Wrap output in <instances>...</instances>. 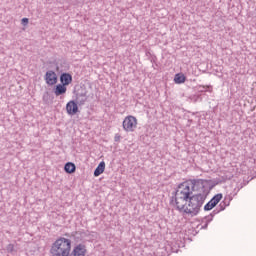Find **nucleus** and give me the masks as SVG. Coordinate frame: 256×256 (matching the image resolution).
<instances>
[{
	"label": "nucleus",
	"mask_w": 256,
	"mask_h": 256,
	"mask_svg": "<svg viewBox=\"0 0 256 256\" xmlns=\"http://www.w3.org/2000/svg\"><path fill=\"white\" fill-rule=\"evenodd\" d=\"M197 183H199V181H197V180H192V181H191V185H192L193 187H195V185H197Z\"/></svg>",
	"instance_id": "17"
},
{
	"label": "nucleus",
	"mask_w": 256,
	"mask_h": 256,
	"mask_svg": "<svg viewBox=\"0 0 256 256\" xmlns=\"http://www.w3.org/2000/svg\"><path fill=\"white\" fill-rule=\"evenodd\" d=\"M60 81L62 83V85H71V82L73 81V76H71V74L69 73H63L60 76Z\"/></svg>",
	"instance_id": "8"
},
{
	"label": "nucleus",
	"mask_w": 256,
	"mask_h": 256,
	"mask_svg": "<svg viewBox=\"0 0 256 256\" xmlns=\"http://www.w3.org/2000/svg\"><path fill=\"white\" fill-rule=\"evenodd\" d=\"M105 171V162H100L97 168L94 170V177H99Z\"/></svg>",
	"instance_id": "10"
},
{
	"label": "nucleus",
	"mask_w": 256,
	"mask_h": 256,
	"mask_svg": "<svg viewBox=\"0 0 256 256\" xmlns=\"http://www.w3.org/2000/svg\"><path fill=\"white\" fill-rule=\"evenodd\" d=\"M79 104L77 102H75V100H70L67 104H66V113H68V115H77V113H79Z\"/></svg>",
	"instance_id": "5"
},
{
	"label": "nucleus",
	"mask_w": 256,
	"mask_h": 256,
	"mask_svg": "<svg viewBox=\"0 0 256 256\" xmlns=\"http://www.w3.org/2000/svg\"><path fill=\"white\" fill-rule=\"evenodd\" d=\"M54 93L56 97H59V95H65V93H67V87L64 84H58L56 85Z\"/></svg>",
	"instance_id": "9"
},
{
	"label": "nucleus",
	"mask_w": 256,
	"mask_h": 256,
	"mask_svg": "<svg viewBox=\"0 0 256 256\" xmlns=\"http://www.w3.org/2000/svg\"><path fill=\"white\" fill-rule=\"evenodd\" d=\"M122 127L126 133H133L137 129V118L135 116H126L122 122Z\"/></svg>",
	"instance_id": "3"
},
{
	"label": "nucleus",
	"mask_w": 256,
	"mask_h": 256,
	"mask_svg": "<svg viewBox=\"0 0 256 256\" xmlns=\"http://www.w3.org/2000/svg\"><path fill=\"white\" fill-rule=\"evenodd\" d=\"M215 207L210 201L204 206V211H211Z\"/></svg>",
	"instance_id": "14"
},
{
	"label": "nucleus",
	"mask_w": 256,
	"mask_h": 256,
	"mask_svg": "<svg viewBox=\"0 0 256 256\" xmlns=\"http://www.w3.org/2000/svg\"><path fill=\"white\" fill-rule=\"evenodd\" d=\"M221 199H223V194L219 193L216 194L211 200L210 203L215 206H217L219 204V202L221 201Z\"/></svg>",
	"instance_id": "12"
},
{
	"label": "nucleus",
	"mask_w": 256,
	"mask_h": 256,
	"mask_svg": "<svg viewBox=\"0 0 256 256\" xmlns=\"http://www.w3.org/2000/svg\"><path fill=\"white\" fill-rule=\"evenodd\" d=\"M174 81L178 85H181V83H185V81H186L185 75H183V74H176L175 77H174Z\"/></svg>",
	"instance_id": "13"
},
{
	"label": "nucleus",
	"mask_w": 256,
	"mask_h": 256,
	"mask_svg": "<svg viewBox=\"0 0 256 256\" xmlns=\"http://www.w3.org/2000/svg\"><path fill=\"white\" fill-rule=\"evenodd\" d=\"M44 80L47 85H57V73L53 70H48L44 76Z\"/></svg>",
	"instance_id": "4"
},
{
	"label": "nucleus",
	"mask_w": 256,
	"mask_h": 256,
	"mask_svg": "<svg viewBox=\"0 0 256 256\" xmlns=\"http://www.w3.org/2000/svg\"><path fill=\"white\" fill-rule=\"evenodd\" d=\"M89 99V96L87 95V90L85 89H81L78 90V92L76 93V103L78 105H84L85 103H87Z\"/></svg>",
	"instance_id": "6"
},
{
	"label": "nucleus",
	"mask_w": 256,
	"mask_h": 256,
	"mask_svg": "<svg viewBox=\"0 0 256 256\" xmlns=\"http://www.w3.org/2000/svg\"><path fill=\"white\" fill-rule=\"evenodd\" d=\"M71 253V240L65 237L58 238L50 248L51 256H69Z\"/></svg>",
	"instance_id": "2"
},
{
	"label": "nucleus",
	"mask_w": 256,
	"mask_h": 256,
	"mask_svg": "<svg viewBox=\"0 0 256 256\" xmlns=\"http://www.w3.org/2000/svg\"><path fill=\"white\" fill-rule=\"evenodd\" d=\"M6 250L8 253H13V251H15V246L13 244H8Z\"/></svg>",
	"instance_id": "15"
},
{
	"label": "nucleus",
	"mask_w": 256,
	"mask_h": 256,
	"mask_svg": "<svg viewBox=\"0 0 256 256\" xmlns=\"http://www.w3.org/2000/svg\"><path fill=\"white\" fill-rule=\"evenodd\" d=\"M205 199H207L205 194L199 193L193 195V188H191L189 183L184 182L178 186L171 203L175 207V210L179 211L183 217L193 218L201 213Z\"/></svg>",
	"instance_id": "1"
},
{
	"label": "nucleus",
	"mask_w": 256,
	"mask_h": 256,
	"mask_svg": "<svg viewBox=\"0 0 256 256\" xmlns=\"http://www.w3.org/2000/svg\"><path fill=\"white\" fill-rule=\"evenodd\" d=\"M87 254V247L84 244H78L72 251L73 256H85Z\"/></svg>",
	"instance_id": "7"
},
{
	"label": "nucleus",
	"mask_w": 256,
	"mask_h": 256,
	"mask_svg": "<svg viewBox=\"0 0 256 256\" xmlns=\"http://www.w3.org/2000/svg\"><path fill=\"white\" fill-rule=\"evenodd\" d=\"M75 165L72 162H67L64 166V171H66V173H75Z\"/></svg>",
	"instance_id": "11"
},
{
	"label": "nucleus",
	"mask_w": 256,
	"mask_h": 256,
	"mask_svg": "<svg viewBox=\"0 0 256 256\" xmlns=\"http://www.w3.org/2000/svg\"><path fill=\"white\" fill-rule=\"evenodd\" d=\"M117 139H119V138H115V141H117Z\"/></svg>",
	"instance_id": "20"
},
{
	"label": "nucleus",
	"mask_w": 256,
	"mask_h": 256,
	"mask_svg": "<svg viewBox=\"0 0 256 256\" xmlns=\"http://www.w3.org/2000/svg\"><path fill=\"white\" fill-rule=\"evenodd\" d=\"M225 208H221V211H223Z\"/></svg>",
	"instance_id": "18"
},
{
	"label": "nucleus",
	"mask_w": 256,
	"mask_h": 256,
	"mask_svg": "<svg viewBox=\"0 0 256 256\" xmlns=\"http://www.w3.org/2000/svg\"><path fill=\"white\" fill-rule=\"evenodd\" d=\"M117 139H119V138H115V141H117Z\"/></svg>",
	"instance_id": "19"
},
{
	"label": "nucleus",
	"mask_w": 256,
	"mask_h": 256,
	"mask_svg": "<svg viewBox=\"0 0 256 256\" xmlns=\"http://www.w3.org/2000/svg\"><path fill=\"white\" fill-rule=\"evenodd\" d=\"M29 24V18H23L22 19V25H28Z\"/></svg>",
	"instance_id": "16"
}]
</instances>
